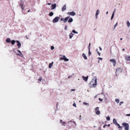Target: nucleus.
Listing matches in <instances>:
<instances>
[{"label":"nucleus","mask_w":130,"mask_h":130,"mask_svg":"<svg viewBox=\"0 0 130 130\" xmlns=\"http://www.w3.org/2000/svg\"><path fill=\"white\" fill-rule=\"evenodd\" d=\"M64 19L63 18H61V19H60V20L61 21H64Z\"/></svg>","instance_id":"49530a36"},{"label":"nucleus","mask_w":130,"mask_h":130,"mask_svg":"<svg viewBox=\"0 0 130 130\" xmlns=\"http://www.w3.org/2000/svg\"><path fill=\"white\" fill-rule=\"evenodd\" d=\"M97 53L98 54H99V56H100V53L98 51H97Z\"/></svg>","instance_id":"8fccbe9b"},{"label":"nucleus","mask_w":130,"mask_h":130,"mask_svg":"<svg viewBox=\"0 0 130 130\" xmlns=\"http://www.w3.org/2000/svg\"><path fill=\"white\" fill-rule=\"evenodd\" d=\"M16 42L17 43V46L19 47L18 48H20V47L21 46V43L18 40H17L16 41Z\"/></svg>","instance_id":"9d476101"},{"label":"nucleus","mask_w":130,"mask_h":130,"mask_svg":"<svg viewBox=\"0 0 130 130\" xmlns=\"http://www.w3.org/2000/svg\"><path fill=\"white\" fill-rule=\"evenodd\" d=\"M62 56L63 57V58H66V56H65V55H63V56Z\"/></svg>","instance_id":"5fc2aeb1"},{"label":"nucleus","mask_w":130,"mask_h":130,"mask_svg":"<svg viewBox=\"0 0 130 130\" xmlns=\"http://www.w3.org/2000/svg\"><path fill=\"white\" fill-rule=\"evenodd\" d=\"M60 18L59 17H55L53 20V22L54 23H56L58 22Z\"/></svg>","instance_id":"7ed1b4c3"},{"label":"nucleus","mask_w":130,"mask_h":130,"mask_svg":"<svg viewBox=\"0 0 130 130\" xmlns=\"http://www.w3.org/2000/svg\"><path fill=\"white\" fill-rule=\"evenodd\" d=\"M73 106L75 107H76V104L75 103H74H74L73 104Z\"/></svg>","instance_id":"f704fd0d"},{"label":"nucleus","mask_w":130,"mask_h":130,"mask_svg":"<svg viewBox=\"0 0 130 130\" xmlns=\"http://www.w3.org/2000/svg\"><path fill=\"white\" fill-rule=\"evenodd\" d=\"M63 60L65 61H68L69 60V59H67L66 57L65 58H64Z\"/></svg>","instance_id":"cd10ccee"},{"label":"nucleus","mask_w":130,"mask_h":130,"mask_svg":"<svg viewBox=\"0 0 130 130\" xmlns=\"http://www.w3.org/2000/svg\"><path fill=\"white\" fill-rule=\"evenodd\" d=\"M122 38H120V40H122Z\"/></svg>","instance_id":"0e129e2a"},{"label":"nucleus","mask_w":130,"mask_h":130,"mask_svg":"<svg viewBox=\"0 0 130 130\" xmlns=\"http://www.w3.org/2000/svg\"><path fill=\"white\" fill-rule=\"evenodd\" d=\"M12 44L13 45L15 43L16 41L14 40H12L11 41Z\"/></svg>","instance_id":"393cba45"},{"label":"nucleus","mask_w":130,"mask_h":130,"mask_svg":"<svg viewBox=\"0 0 130 130\" xmlns=\"http://www.w3.org/2000/svg\"><path fill=\"white\" fill-rule=\"evenodd\" d=\"M82 56L84 58V59L85 60H87V57L86 55L84 53H83L82 54Z\"/></svg>","instance_id":"4468645a"},{"label":"nucleus","mask_w":130,"mask_h":130,"mask_svg":"<svg viewBox=\"0 0 130 130\" xmlns=\"http://www.w3.org/2000/svg\"><path fill=\"white\" fill-rule=\"evenodd\" d=\"M69 122H72V121H69Z\"/></svg>","instance_id":"338daca9"},{"label":"nucleus","mask_w":130,"mask_h":130,"mask_svg":"<svg viewBox=\"0 0 130 130\" xmlns=\"http://www.w3.org/2000/svg\"><path fill=\"white\" fill-rule=\"evenodd\" d=\"M53 63V62H52L51 63L49 64L48 66V67L49 68H52V66Z\"/></svg>","instance_id":"a211bd4d"},{"label":"nucleus","mask_w":130,"mask_h":130,"mask_svg":"<svg viewBox=\"0 0 130 130\" xmlns=\"http://www.w3.org/2000/svg\"><path fill=\"white\" fill-rule=\"evenodd\" d=\"M72 32L75 34H77L78 33V32H77L74 29L72 30Z\"/></svg>","instance_id":"c85d7f7f"},{"label":"nucleus","mask_w":130,"mask_h":130,"mask_svg":"<svg viewBox=\"0 0 130 130\" xmlns=\"http://www.w3.org/2000/svg\"><path fill=\"white\" fill-rule=\"evenodd\" d=\"M126 116H130V114H126Z\"/></svg>","instance_id":"3c124183"},{"label":"nucleus","mask_w":130,"mask_h":130,"mask_svg":"<svg viewBox=\"0 0 130 130\" xmlns=\"http://www.w3.org/2000/svg\"><path fill=\"white\" fill-rule=\"evenodd\" d=\"M114 13H112V16H111V20H112V19H113L114 16Z\"/></svg>","instance_id":"2f4dec72"},{"label":"nucleus","mask_w":130,"mask_h":130,"mask_svg":"<svg viewBox=\"0 0 130 130\" xmlns=\"http://www.w3.org/2000/svg\"><path fill=\"white\" fill-rule=\"evenodd\" d=\"M126 24L127 26L129 27L130 26V23L129 21H127L126 22Z\"/></svg>","instance_id":"6ab92c4d"},{"label":"nucleus","mask_w":130,"mask_h":130,"mask_svg":"<svg viewBox=\"0 0 130 130\" xmlns=\"http://www.w3.org/2000/svg\"><path fill=\"white\" fill-rule=\"evenodd\" d=\"M110 124H109L107 125V126H110Z\"/></svg>","instance_id":"052dcab7"},{"label":"nucleus","mask_w":130,"mask_h":130,"mask_svg":"<svg viewBox=\"0 0 130 130\" xmlns=\"http://www.w3.org/2000/svg\"><path fill=\"white\" fill-rule=\"evenodd\" d=\"M106 126H107V125H104L103 126V128H105V127Z\"/></svg>","instance_id":"bf43d9fd"},{"label":"nucleus","mask_w":130,"mask_h":130,"mask_svg":"<svg viewBox=\"0 0 130 130\" xmlns=\"http://www.w3.org/2000/svg\"><path fill=\"white\" fill-rule=\"evenodd\" d=\"M52 10L54 9L56 7V4H52L51 6Z\"/></svg>","instance_id":"6e6552de"},{"label":"nucleus","mask_w":130,"mask_h":130,"mask_svg":"<svg viewBox=\"0 0 130 130\" xmlns=\"http://www.w3.org/2000/svg\"><path fill=\"white\" fill-rule=\"evenodd\" d=\"M90 45H91V43H90L89 44V46H88L89 50H90Z\"/></svg>","instance_id":"a19ab883"},{"label":"nucleus","mask_w":130,"mask_h":130,"mask_svg":"<svg viewBox=\"0 0 130 130\" xmlns=\"http://www.w3.org/2000/svg\"><path fill=\"white\" fill-rule=\"evenodd\" d=\"M98 58L99 59H100L101 60H102V58H101L99 57Z\"/></svg>","instance_id":"603ef678"},{"label":"nucleus","mask_w":130,"mask_h":130,"mask_svg":"<svg viewBox=\"0 0 130 130\" xmlns=\"http://www.w3.org/2000/svg\"><path fill=\"white\" fill-rule=\"evenodd\" d=\"M67 14L69 15H71L73 16H74L76 14L73 11L68 12V13Z\"/></svg>","instance_id":"423d86ee"},{"label":"nucleus","mask_w":130,"mask_h":130,"mask_svg":"<svg viewBox=\"0 0 130 130\" xmlns=\"http://www.w3.org/2000/svg\"><path fill=\"white\" fill-rule=\"evenodd\" d=\"M106 119L108 121H109L110 120V118L108 116L106 117Z\"/></svg>","instance_id":"72a5a7b5"},{"label":"nucleus","mask_w":130,"mask_h":130,"mask_svg":"<svg viewBox=\"0 0 130 130\" xmlns=\"http://www.w3.org/2000/svg\"><path fill=\"white\" fill-rule=\"evenodd\" d=\"M90 84L91 85V87H95L97 85V78L94 76L92 78V80L90 82Z\"/></svg>","instance_id":"f257e3e1"},{"label":"nucleus","mask_w":130,"mask_h":130,"mask_svg":"<svg viewBox=\"0 0 130 130\" xmlns=\"http://www.w3.org/2000/svg\"><path fill=\"white\" fill-rule=\"evenodd\" d=\"M99 48L100 51H101L102 50V49L100 47H99Z\"/></svg>","instance_id":"6e6d98bb"},{"label":"nucleus","mask_w":130,"mask_h":130,"mask_svg":"<svg viewBox=\"0 0 130 130\" xmlns=\"http://www.w3.org/2000/svg\"><path fill=\"white\" fill-rule=\"evenodd\" d=\"M42 79V77H40V78H39V80L40 81H41V80Z\"/></svg>","instance_id":"79ce46f5"},{"label":"nucleus","mask_w":130,"mask_h":130,"mask_svg":"<svg viewBox=\"0 0 130 130\" xmlns=\"http://www.w3.org/2000/svg\"><path fill=\"white\" fill-rule=\"evenodd\" d=\"M122 70L121 68H117L116 72V76H117V73H119L121 72H122Z\"/></svg>","instance_id":"39448f33"},{"label":"nucleus","mask_w":130,"mask_h":130,"mask_svg":"<svg viewBox=\"0 0 130 130\" xmlns=\"http://www.w3.org/2000/svg\"><path fill=\"white\" fill-rule=\"evenodd\" d=\"M47 5H50L51 4V3H48L47 4Z\"/></svg>","instance_id":"13d9d810"},{"label":"nucleus","mask_w":130,"mask_h":130,"mask_svg":"<svg viewBox=\"0 0 130 130\" xmlns=\"http://www.w3.org/2000/svg\"><path fill=\"white\" fill-rule=\"evenodd\" d=\"M54 15V13L52 12H50L49 14V15L50 17H52Z\"/></svg>","instance_id":"4be33fe9"},{"label":"nucleus","mask_w":130,"mask_h":130,"mask_svg":"<svg viewBox=\"0 0 130 130\" xmlns=\"http://www.w3.org/2000/svg\"><path fill=\"white\" fill-rule=\"evenodd\" d=\"M62 120H60V123H61V122H62Z\"/></svg>","instance_id":"4d7b16f0"},{"label":"nucleus","mask_w":130,"mask_h":130,"mask_svg":"<svg viewBox=\"0 0 130 130\" xmlns=\"http://www.w3.org/2000/svg\"><path fill=\"white\" fill-rule=\"evenodd\" d=\"M116 10V9H115V10H114V11L113 12V13H114V14H115V12Z\"/></svg>","instance_id":"864d4df0"},{"label":"nucleus","mask_w":130,"mask_h":130,"mask_svg":"<svg viewBox=\"0 0 130 130\" xmlns=\"http://www.w3.org/2000/svg\"><path fill=\"white\" fill-rule=\"evenodd\" d=\"M17 51L20 53V54H17L18 55H19L20 56H21L22 55V54L21 52L19 50H18Z\"/></svg>","instance_id":"f3484780"},{"label":"nucleus","mask_w":130,"mask_h":130,"mask_svg":"<svg viewBox=\"0 0 130 130\" xmlns=\"http://www.w3.org/2000/svg\"><path fill=\"white\" fill-rule=\"evenodd\" d=\"M83 104L84 105H85L86 106H88L89 105V103H85V102H83Z\"/></svg>","instance_id":"5701e85b"},{"label":"nucleus","mask_w":130,"mask_h":130,"mask_svg":"<svg viewBox=\"0 0 130 130\" xmlns=\"http://www.w3.org/2000/svg\"><path fill=\"white\" fill-rule=\"evenodd\" d=\"M66 124V123L65 122H62V124L61 125L63 126H65Z\"/></svg>","instance_id":"b1692460"},{"label":"nucleus","mask_w":130,"mask_h":130,"mask_svg":"<svg viewBox=\"0 0 130 130\" xmlns=\"http://www.w3.org/2000/svg\"><path fill=\"white\" fill-rule=\"evenodd\" d=\"M20 6H21V7L22 9V10H23L24 9V8L23 7V4H21L20 5Z\"/></svg>","instance_id":"c756f323"},{"label":"nucleus","mask_w":130,"mask_h":130,"mask_svg":"<svg viewBox=\"0 0 130 130\" xmlns=\"http://www.w3.org/2000/svg\"><path fill=\"white\" fill-rule=\"evenodd\" d=\"M110 61L112 62L113 64V66H115L116 64V62L115 60L114 59H111L110 60Z\"/></svg>","instance_id":"1a4fd4ad"},{"label":"nucleus","mask_w":130,"mask_h":130,"mask_svg":"<svg viewBox=\"0 0 130 130\" xmlns=\"http://www.w3.org/2000/svg\"><path fill=\"white\" fill-rule=\"evenodd\" d=\"M72 76V75H70L68 77V78H69L71 77Z\"/></svg>","instance_id":"37998d69"},{"label":"nucleus","mask_w":130,"mask_h":130,"mask_svg":"<svg viewBox=\"0 0 130 130\" xmlns=\"http://www.w3.org/2000/svg\"><path fill=\"white\" fill-rule=\"evenodd\" d=\"M100 12V11L98 9L96 10L95 14L96 18V19L97 18L98 15L99 14Z\"/></svg>","instance_id":"ddd939ff"},{"label":"nucleus","mask_w":130,"mask_h":130,"mask_svg":"<svg viewBox=\"0 0 130 130\" xmlns=\"http://www.w3.org/2000/svg\"><path fill=\"white\" fill-rule=\"evenodd\" d=\"M88 76H87L86 77H85L84 76H83L82 77V78L83 79L85 82H87L88 80Z\"/></svg>","instance_id":"0eeeda50"},{"label":"nucleus","mask_w":130,"mask_h":130,"mask_svg":"<svg viewBox=\"0 0 130 130\" xmlns=\"http://www.w3.org/2000/svg\"><path fill=\"white\" fill-rule=\"evenodd\" d=\"M75 89H72L71 90V91H75Z\"/></svg>","instance_id":"09e8293b"},{"label":"nucleus","mask_w":130,"mask_h":130,"mask_svg":"<svg viewBox=\"0 0 130 130\" xmlns=\"http://www.w3.org/2000/svg\"><path fill=\"white\" fill-rule=\"evenodd\" d=\"M123 101H121L120 102L119 105L120 106H121V104H123Z\"/></svg>","instance_id":"4c0bfd02"},{"label":"nucleus","mask_w":130,"mask_h":130,"mask_svg":"<svg viewBox=\"0 0 130 130\" xmlns=\"http://www.w3.org/2000/svg\"><path fill=\"white\" fill-rule=\"evenodd\" d=\"M117 126H119V125H120L119 124H118L117 122L115 124Z\"/></svg>","instance_id":"ea45409f"},{"label":"nucleus","mask_w":130,"mask_h":130,"mask_svg":"<svg viewBox=\"0 0 130 130\" xmlns=\"http://www.w3.org/2000/svg\"><path fill=\"white\" fill-rule=\"evenodd\" d=\"M66 5H64L63 6V7L62 9V11H65L66 9Z\"/></svg>","instance_id":"2eb2a0df"},{"label":"nucleus","mask_w":130,"mask_h":130,"mask_svg":"<svg viewBox=\"0 0 130 130\" xmlns=\"http://www.w3.org/2000/svg\"><path fill=\"white\" fill-rule=\"evenodd\" d=\"M70 18V16H68L67 17L65 18L64 19V21H63V22L64 23H66V22H67L68 21V19L69 18Z\"/></svg>","instance_id":"f8f14e48"},{"label":"nucleus","mask_w":130,"mask_h":130,"mask_svg":"<svg viewBox=\"0 0 130 130\" xmlns=\"http://www.w3.org/2000/svg\"><path fill=\"white\" fill-rule=\"evenodd\" d=\"M125 50V49L124 48H123V49H122V51H124Z\"/></svg>","instance_id":"e2e57ef3"},{"label":"nucleus","mask_w":130,"mask_h":130,"mask_svg":"<svg viewBox=\"0 0 130 130\" xmlns=\"http://www.w3.org/2000/svg\"><path fill=\"white\" fill-rule=\"evenodd\" d=\"M73 21V19L72 18H70L68 20V22L69 23L72 22Z\"/></svg>","instance_id":"aec40b11"},{"label":"nucleus","mask_w":130,"mask_h":130,"mask_svg":"<svg viewBox=\"0 0 130 130\" xmlns=\"http://www.w3.org/2000/svg\"><path fill=\"white\" fill-rule=\"evenodd\" d=\"M30 11V10H28V12H29Z\"/></svg>","instance_id":"69168bd1"},{"label":"nucleus","mask_w":130,"mask_h":130,"mask_svg":"<svg viewBox=\"0 0 130 130\" xmlns=\"http://www.w3.org/2000/svg\"><path fill=\"white\" fill-rule=\"evenodd\" d=\"M118 127L119 130H122V126H120V125H119V126H118Z\"/></svg>","instance_id":"7c9ffc66"},{"label":"nucleus","mask_w":130,"mask_h":130,"mask_svg":"<svg viewBox=\"0 0 130 130\" xmlns=\"http://www.w3.org/2000/svg\"><path fill=\"white\" fill-rule=\"evenodd\" d=\"M118 22H117L116 24L114 26V29L117 26V25H118Z\"/></svg>","instance_id":"473e14b6"},{"label":"nucleus","mask_w":130,"mask_h":130,"mask_svg":"<svg viewBox=\"0 0 130 130\" xmlns=\"http://www.w3.org/2000/svg\"><path fill=\"white\" fill-rule=\"evenodd\" d=\"M122 125L125 127V130H128L129 126L128 123H122Z\"/></svg>","instance_id":"f03ea898"},{"label":"nucleus","mask_w":130,"mask_h":130,"mask_svg":"<svg viewBox=\"0 0 130 130\" xmlns=\"http://www.w3.org/2000/svg\"><path fill=\"white\" fill-rule=\"evenodd\" d=\"M98 63H99V60L98 61Z\"/></svg>","instance_id":"774afa93"},{"label":"nucleus","mask_w":130,"mask_h":130,"mask_svg":"<svg viewBox=\"0 0 130 130\" xmlns=\"http://www.w3.org/2000/svg\"><path fill=\"white\" fill-rule=\"evenodd\" d=\"M99 101H102L103 100L102 99H101V98H99Z\"/></svg>","instance_id":"a18cd8bd"},{"label":"nucleus","mask_w":130,"mask_h":130,"mask_svg":"<svg viewBox=\"0 0 130 130\" xmlns=\"http://www.w3.org/2000/svg\"><path fill=\"white\" fill-rule=\"evenodd\" d=\"M115 101L117 103H118L119 102V99H116L115 100Z\"/></svg>","instance_id":"a878e982"},{"label":"nucleus","mask_w":130,"mask_h":130,"mask_svg":"<svg viewBox=\"0 0 130 130\" xmlns=\"http://www.w3.org/2000/svg\"><path fill=\"white\" fill-rule=\"evenodd\" d=\"M51 48L52 50H53L54 49V47L53 46H51Z\"/></svg>","instance_id":"c9c22d12"},{"label":"nucleus","mask_w":130,"mask_h":130,"mask_svg":"<svg viewBox=\"0 0 130 130\" xmlns=\"http://www.w3.org/2000/svg\"><path fill=\"white\" fill-rule=\"evenodd\" d=\"M67 28H68L67 26V25H66L65 27L64 28V30H67Z\"/></svg>","instance_id":"e433bc0d"},{"label":"nucleus","mask_w":130,"mask_h":130,"mask_svg":"<svg viewBox=\"0 0 130 130\" xmlns=\"http://www.w3.org/2000/svg\"><path fill=\"white\" fill-rule=\"evenodd\" d=\"M125 59L127 61H130V56L126 55L125 56Z\"/></svg>","instance_id":"9b49d317"},{"label":"nucleus","mask_w":130,"mask_h":130,"mask_svg":"<svg viewBox=\"0 0 130 130\" xmlns=\"http://www.w3.org/2000/svg\"><path fill=\"white\" fill-rule=\"evenodd\" d=\"M6 41L8 43H9L11 41L10 39L9 38H7L6 40Z\"/></svg>","instance_id":"412c9836"},{"label":"nucleus","mask_w":130,"mask_h":130,"mask_svg":"<svg viewBox=\"0 0 130 130\" xmlns=\"http://www.w3.org/2000/svg\"><path fill=\"white\" fill-rule=\"evenodd\" d=\"M73 35L74 34L72 32L69 35L70 38L71 39L73 37Z\"/></svg>","instance_id":"dca6fc26"},{"label":"nucleus","mask_w":130,"mask_h":130,"mask_svg":"<svg viewBox=\"0 0 130 130\" xmlns=\"http://www.w3.org/2000/svg\"><path fill=\"white\" fill-rule=\"evenodd\" d=\"M63 59H64V58H63V57H61L60 58V59L61 60H63Z\"/></svg>","instance_id":"c03bdc74"},{"label":"nucleus","mask_w":130,"mask_h":130,"mask_svg":"<svg viewBox=\"0 0 130 130\" xmlns=\"http://www.w3.org/2000/svg\"><path fill=\"white\" fill-rule=\"evenodd\" d=\"M108 11H107V12H106V14H108Z\"/></svg>","instance_id":"680f3d73"},{"label":"nucleus","mask_w":130,"mask_h":130,"mask_svg":"<svg viewBox=\"0 0 130 130\" xmlns=\"http://www.w3.org/2000/svg\"><path fill=\"white\" fill-rule=\"evenodd\" d=\"M88 54L89 55H91V53L90 52V50H89Z\"/></svg>","instance_id":"58836bf2"},{"label":"nucleus","mask_w":130,"mask_h":130,"mask_svg":"<svg viewBox=\"0 0 130 130\" xmlns=\"http://www.w3.org/2000/svg\"><path fill=\"white\" fill-rule=\"evenodd\" d=\"M72 122H73V123H74L75 124V125H76V122H75V121H72Z\"/></svg>","instance_id":"de8ad7c7"},{"label":"nucleus","mask_w":130,"mask_h":130,"mask_svg":"<svg viewBox=\"0 0 130 130\" xmlns=\"http://www.w3.org/2000/svg\"><path fill=\"white\" fill-rule=\"evenodd\" d=\"M99 108L98 107H96L95 109V113L96 114L99 115L100 114V112L99 110Z\"/></svg>","instance_id":"20e7f679"},{"label":"nucleus","mask_w":130,"mask_h":130,"mask_svg":"<svg viewBox=\"0 0 130 130\" xmlns=\"http://www.w3.org/2000/svg\"><path fill=\"white\" fill-rule=\"evenodd\" d=\"M113 123L115 124L117 123L116 120L115 119H114L113 120Z\"/></svg>","instance_id":"bb28decb"}]
</instances>
